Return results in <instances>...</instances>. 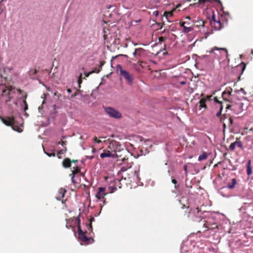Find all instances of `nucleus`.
Masks as SVG:
<instances>
[{"instance_id":"obj_44","label":"nucleus","mask_w":253,"mask_h":253,"mask_svg":"<svg viewBox=\"0 0 253 253\" xmlns=\"http://www.w3.org/2000/svg\"><path fill=\"white\" fill-rule=\"evenodd\" d=\"M186 23L185 22H180L179 25L180 27H183V29L184 28V27H185V24Z\"/></svg>"},{"instance_id":"obj_10","label":"nucleus","mask_w":253,"mask_h":253,"mask_svg":"<svg viewBox=\"0 0 253 253\" xmlns=\"http://www.w3.org/2000/svg\"><path fill=\"white\" fill-rule=\"evenodd\" d=\"M2 122L7 126H11L15 123V119L13 117H0Z\"/></svg>"},{"instance_id":"obj_46","label":"nucleus","mask_w":253,"mask_h":253,"mask_svg":"<svg viewBox=\"0 0 253 253\" xmlns=\"http://www.w3.org/2000/svg\"><path fill=\"white\" fill-rule=\"evenodd\" d=\"M92 74V72L85 73L84 75L85 77H88L90 75Z\"/></svg>"},{"instance_id":"obj_63","label":"nucleus","mask_w":253,"mask_h":253,"mask_svg":"<svg viewBox=\"0 0 253 253\" xmlns=\"http://www.w3.org/2000/svg\"><path fill=\"white\" fill-rule=\"evenodd\" d=\"M25 115L26 116H28V115L26 113H25Z\"/></svg>"},{"instance_id":"obj_64","label":"nucleus","mask_w":253,"mask_h":253,"mask_svg":"<svg viewBox=\"0 0 253 253\" xmlns=\"http://www.w3.org/2000/svg\"><path fill=\"white\" fill-rule=\"evenodd\" d=\"M122 56H126V55H121Z\"/></svg>"},{"instance_id":"obj_28","label":"nucleus","mask_w":253,"mask_h":253,"mask_svg":"<svg viewBox=\"0 0 253 253\" xmlns=\"http://www.w3.org/2000/svg\"><path fill=\"white\" fill-rule=\"evenodd\" d=\"M94 220V218L93 217H91L89 220V223L87 225V228L89 230H90L91 231H92V226L91 224V222Z\"/></svg>"},{"instance_id":"obj_18","label":"nucleus","mask_w":253,"mask_h":253,"mask_svg":"<svg viewBox=\"0 0 253 253\" xmlns=\"http://www.w3.org/2000/svg\"><path fill=\"white\" fill-rule=\"evenodd\" d=\"M247 173L248 175H250L252 173L251 160H249L247 164Z\"/></svg>"},{"instance_id":"obj_35","label":"nucleus","mask_w":253,"mask_h":253,"mask_svg":"<svg viewBox=\"0 0 253 253\" xmlns=\"http://www.w3.org/2000/svg\"><path fill=\"white\" fill-rule=\"evenodd\" d=\"M171 182L172 183H173L174 184V188L175 189H177L178 185H176L177 182L176 180L175 179H172Z\"/></svg>"},{"instance_id":"obj_40","label":"nucleus","mask_w":253,"mask_h":253,"mask_svg":"<svg viewBox=\"0 0 253 253\" xmlns=\"http://www.w3.org/2000/svg\"><path fill=\"white\" fill-rule=\"evenodd\" d=\"M166 40V38L164 37H160L159 38V41L160 42H163Z\"/></svg>"},{"instance_id":"obj_52","label":"nucleus","mask_w":253,"mask_h":253,"mask_svg":"<svg viewBox=\"0 0 253 253\" xmlns=\"http://www.w3.org/2000/svg\"><path fill=\"white\" fill-rule=\"evenodd\" d=\"M134 174L136 175V176L137 177V178L138 179H139V176H138V172H137L135 171V172H134Z\"/></svg>"},{"instance_id":"obj_53","label":"nucleus","mask_w":253,"mask_h":253,"mask_svg":"<svg viewBox=\"0 0 253 253\" xmlns=\"http://www.w3.org/2000/svg\"><path fill=\"white\" fill-rule=\"evenodd\" d=\"M78 162V160H72L71 161V163H76V162Z\"/></svg>"},{"instance_id":"obj_37","label":"nucleus","mask_w":253,"mask_h":253,"mask_svg":"<svg viewBox=\"0 0 253 253\" xmlns=\"http://www.w3.org/2000/svg\"><path fill=\"white\" fill-rule=\"evenodd\" d=\"M23 103L24 105V111H26L28 109V104H27L26 100L23 101Z\"/></svg>"},{"instance_id":"obj_61","label":"nucleus","mask_w":253,"mask_h":253,"mask_svg":"<svg viewBox=\"0 0 253 253\" xmlns=\"http://www.w3.org/2000/svg\"><path fill=\"white\" fill-rule=\"evenodd\" d=\"M207 57V55H204V56H203V58H205V57Z\"/></svg>"},{"instance_id":"obj_22","label":"nucleus","mask_w":253,"mask_h":253,"mask_svg":"<svg viewBox=\"0 0 253 253\" xmlns=\"http://www.w3.org/2000/svg\"><path fill=\"white\" fill-rule=\"evenodd\" d=\"M237 183V181L235 178L232 179V182L228 183L227 184V187L229 189H233L234 188L235 185Z\"/></svg>"},{"instance_id":"obj_5","label":"nucleus","mask_w":253,"mask_h":253,"mask_svg":"<svg viewBox=\"0 0 253 253\" xmlns=\"http://www.w3.org/2000/svg\"><path fill=\"white\" fill-rule=\"evenodd\" d=\"M246 64L244 62H241L238 65L232 68V72L233 74L238 76V81L240 80V77L246 69Z\"/></svg>"},{"instance_id":"obj_13","label":"nucleus","mask_w":253,"mask_h":253,"mask_svg":"<svg viewBox=\"0 0 253 253\" xmlns=\"http://www.w3.org/2000/svg\"><path fill=\"white\" fill-rule=\"evenodd\" d=\"M145 54V50L142 48H136L133 53V55L135 58H139Z\"/></svg>"},{"instance_id":"obj_2","label":"nucleus","mask_w":253,"mask_h":253,"mask_svg":"<svg viewBox=\"0 0 253 253\" xmlns=\"http://www.w3.org/2000/svg\"><path fill=\"white\" fill-rule=\"evenodd\" d=\"M214 50L218 51L220 54L219 56L217 57L219 60H222L223 61H224L227 60V62H229L228 51L226 48L214 46L211 50L209 51V52L211 53H213Z\"/></svg>"},{"instance_id":"obj_59","label":"nucleus","mask_w":253,"mask_h":253,"mask_svg":"<svg viewBox=\"0 0 253 253\" xmlns=\"http://www.w3.org/2000/svg\"><path fill=\"white\" fill-rule=\"evenodd\" d=\"M95 148H93V149H92V152H94L95 151Z\"/></svg>"},{"instance_id":"obj_23","label":"nucleus","mask_w":253,"mask_h":253,"mask_svg":"<svg viewBox=\"0 0 253 253\" xmlns=\"http://www.w3.org/2000/svg\"><path fill=\"white\" fill-rule=\"evenodd\" d=\"M206 99H205V98H202L200 101H199V104H200V108H206L207 107V106H206Z\"/></svg>"},{"instance_id":"obj_25","label":"nucleus","mask_w":253,"mask_h":253,"mask_svg":"<svg viewBox=\"0 0 253 253\" xmlns=\"http://www.w3.org/2000/svg\"><path fill=\"white\" fill-rule=\"evenodd\" d=\"M193 30V28L192 27H184V28L183 29V32L185 33H187L190 32H191Z\"/></svg>"},{"instance_id":"obj_34","label":"nucleus","mask_w":253,"mask_h":253,"mask_svg":"<svg viewBox=\"0 0 253 253\" xmlns=\"http://www.w3.org/2000/svg\"><path fill=\"white\" fill-rule=\"evenodd\" d=\"M235 142V144H236V145L238 147H239V148H242L243 146H242V143L241 141H238L237 140H236Z\"/></svg>"},{"instance_id":"obj_54","label":"nucleus","mask_w":253,"mask_h":253,"mask_svg":"<svg viewBox=\"0 0 253 253\" xmlns=\"http://www.w3.org/2000/svg\"><path fill=\"white\" fill-rule=\"evenodd\" d=\"M76 95H77V93L76 92L74 94L72 95L71 97V98L75 97Z\"/></svg>"},{"instance_id":"obj_8","label":"nucleus","mask_w":253,"mask_h":253,"mask_svg":"<svg viewBox=\"0 0 253 253\" xmlns=\"http://www.w3.org/2000/svg\"><path fill=\"white\" fill-rule=\"evenodd\" d=\"M106 113L108 114L111 117L115 119H120L122 118V114L119 111L116 110L111 107H106L105 109Z\"/></svg>"},{"instance_id":"obj_6","label":"nucleus","mask_w":253,"mask_h":253,"mask_svg":"<svg viewBox=\"0 0 253 253\" xmlns=\"http://www.w3.org/2000/svg\"><path fill=\"white\" fill-rule=\"evenodd\" d=\"M15 93L14 88L11 86H8L6 88H4L2 91L1 95L2 96H6L8 98L5 100L6 103L10 102L13 98L12 95Z\"/></svg>"},{"instance_id":"obj_56","label":"nucleus","mask_w":253,"mask_h":253,"mask_svg":"<svg viewBox=\"0 0 253 253\" xmlns=\"http://www.w3.org/2000/svg\"><path fill=\"white\" fill-rule=\"evenodd\" d=\"M67 91L68 93H71L72 92V90L70 88H68Z\"/></svg>"},{"instance_id":"obj_26","label":"nucleus","mask_w":253,"mask_h":253,"mask_svg":"<svg viewBox=\"0 0 253 253\" xmlns=\"http://www.w3.org/2000/svg\"><path fill=\"white\" fill-rule=\"evenodd\" d=\"M0 77L1 78H3L4 79H6L7 78V77L5 75V69L4 68H2V71H1V69L0 68Z\"/></svg>"},{"instance_id":"obj_21","label":"nucleus","mask_w":253,"mask_h":253,"mask_svg":"<svg viewBox=\"0 0 253 253\" xmlns=\"http://www.w3.org/2000/svg\"><path fill=\"white\" fill-rule=\"evenodd\" d=\"M11 127L14 130H15L18 132H21L23 131V129L16 124L15 121L14 124H13L11 126Z\"/></svg>"},{"instance_id":"obj_47","label":"nucleus","mask_w":253,"mask_h":253,"mask_svg":"<svg viewBox=\"0 0 253 253\" xmlns=\"http://www.w3.org/2000/svg\"><path fill=\"white\" fill-rule=\"evenodd\" d=\"M214 100H215V101L216 102H218V103H219L220 104V105H222V102H220L219 101H218V99H217V98L216 97H215V98H214Z\"/></svg>"},{"instance_id":"obj_60","label":"nucleus","mask_w":253,"mask_h":253,"mask_svg":"<svg viewBox=\"0 0 253 253\" xmlns=\"http://www.w3.org/2000/svg\"><path fill=\"white\" fill-rule=\"evenodd\" d=\"M122 161H125V158H122Z\"/></svg>"},{"instance_id":"obj_48","label":"nucleus","mask_w":253,"mask_h":253,"mask_svg":"<svg viewBox=\"0 0 253 253\" xmlns=\"http://www.w3.org/2000/svg\"><path fill=\"white\" fill-rule=\"evenodd\" d=\"M166 14H169L170 16H172V11H171V12H168V13H167V12H165V15Z\"/></svg>"},{"instance_id":"obj_3","label":"nucleus","mask_w":253,"mask_h":253,"mask_svg":"<svg viewBox=\"0 0 253 253\" xmlns=\"http://www.w3.org/2000/svg\"><path fill=\"white\" fill-rule=\"evenodd\" d=\"M202 228L205 229L203 232H205L208 230H212L215 229H218V226L216 223L214 221H211L210 218H208L206 220H202Z\"/></svg>"},{"instance_id":"obj_16","label":"nucleus","mask_w":253,"mask_h":253,"mask_svg":"<svg viewBox=\"0 0 253 253\" xmlns=\"http://www.w3.org/2000/svg\"><path fill=\"white\" fill-rule=\"evenodd\" d=\"M71 161L69 158H65L62 162V165L65 168H68L71 167Z\"/></svg>"},{"instance_id":"obj_4","label":"nucleus","mask_w":253,"mask_h":253,"mask_svg":"<svg viewBox=\"0 0 253 253\" xmlns=\"http://www.w3.org/2000/svg\"><path fill=\"white\" fill-rule=\"evenodd\" d=\"M117 71L118 72H120V75L124 77L126 82H127L130 85H131L133 82V78L132 75L125 70H123L121 65H118L117 66Z\"/></svg>"},{"instance_id":"obj_50","label":"nucleus","mask_w":253,"mask_h":253,"mask_svg":"<svg viewBox=\"0 0 253 253\" xmlns=\"http://www.w3.org/2000/svg\"><path fill=\"white\" fill-rule=\"evenodd\" d=\"M231 107V105H230V104H227L226 105V109H229L230 108V107Z\"/></svg>"},{"instance_id":"obj_19","label":"nucleus","mask_w":253,"mask_h":253,"mask_svg":"<svg viewBox=\"0 0 253 253\" xmlns=\"http://www.w3.org/2000/svg\"><path fill=\"white\" fill-rule=\"evenodd\" d=\"M38 72V71L36 69H31L29 72V76L32 79H35L36 78L35 76Z\"/></svg>"},{"instance_id":"obj_41","label":"nucleus","mask_w":253,"mask_h":253,"mask_svg":"<svg viewBox=\"0 0 253 253\" xmlns=\"http://www.w3.org/2000/svg\"><path fill=\"white\" fill-rule=\"evenodd\" d=\"M90 72H92V74L93 73H99L100 72V70L98 69L95 68L94 70L90 71Z\"/></svg>"},{"instance_id":"obj_7","label":"nucleus","mask_w":253,"mask_h":253,"mask_svg":"<svg viewBox=\"0 0 253 253\" xmlns=\"http://www.w3.org/2000/svg\"><path fill=\"white\" fill-rule=\"evenodd\" d=\"M210 24L211 27L216 30H219L223 27V25L221 23L219 18H216L214 14H213L211 16Z\"/></svg>"},{"instance_id":"obj_11","label":"nucleus","mask_w":253,"mask_h":253,"mask_svg":"<svg viewBox=\"0 0 253 253\" xmlns=\"http://www.w3.org/2000/svg\"><path fill=\"white\" fill-rule=\"evenodd\" d=\"M85 233H84L82 235L79 236V239L83 242L86 245H88L94 242L93 238L91 237H87L85 236Z\"/></svg>"},{"instance_id":"obj_51","label":"nucleus","mask_w":253,"mask_h":253,"mask_svg":"<svg viewBox=\"0 0 253 253\" xmlns=\"http://www.w3.org/2000/svg\"><path fill=\"white\" fill-rule=\"evenodd\" d=\"M229 122H230V125H232V124H233V120H232V119L231 118H230L229 119Z\"/></svg>"},{"instance_id":"obj_55","label":"nucleus","mask_w":253,"mask_h":253,"mask_svg":"<svg viewBox=\"0 0 253 253\" xmlns=\"http://www.w3.org/2000/svg\"><path fill=\"white\" fill-rule=\"evenodd\" d=\"M184 169L185 171V172H187V166L186 165L184 166Z\"/></svg>"},{"instance_id":"obj_1","label":"nucleus","mask_w":253,"mask_h":253,"mask_svg":"<svg viewBox=\"0 0 253 253\" xmlns=\"http://www.w3.org/2000/svg\"><path fill=\"white\" fill-rule=\"evenodd\" d=\"M180 204L182 205L181 208H186L187 211H185L187 213L184 214L187 217L189 218L192 221L197 222L202 221L203 217L202 215L205 212L202 211L198 208H192L189 210V204L187 200L184 197L182 198L179 201Z\"/></svg>"},{"instance_id":"obj_33","label":"nucleus","mask_w":253,"mask_h":253,"mask_svg":"<svg viewBox=\"0 0 253 253\" xmlns=\"http://www.w3.org/2000/svg\"><path fill=\"white\" fill-rule=\"evenodd\" d=\"M223 105H221L220 106V110L219 111H218V112H217L216 114V116L217 117H219L221 116V112H222V109H223Z\"/></svg>"},{"instance_id":"obj_24","label":"nucleus","mask_w":253,"mask_h":253,"mask_svg":"<svg viewBox=\"0 0 253 253\" xmlns=\"http://www.w3.org/2000/svg\"><path fill=\"white\" fill-rule=\"evenodd\" d=\"M208 157V155L206 152H204L201 155L199 156L198 160L199 161H202L203 160H206Z\"/></svg>"},{"instance_id":"obj_14","label":"nucleus","mask_w":253,"mask_h":253,"mask_svg":"<svg viewBox=\"0 0 253 253\" xmlns=\"http://www.w3.org/2000/svg\"><path fill=\"white\" fill-rule=\"evenodd\" d=\"M73 169L72 170V172L70 174V176L71 177V180L72 183L75 184L76 182L75 180V176L76 174L79 173L80 172L81 169L79 167H76V168H73Z\"/></svg>"},{"instance_id":"obj_17","label":"nucleus","mask_w":253,"mask_h":253,"mask_svg":"<svg viewBox=\"0 0 253 253\" xmlns=\"http://www.w3.org/2000/svg\"><path fill=\"white\" fill-rule=\"evenodd\" d=\"M232 91V89L231 88H226V90L222 93V96L225 100L229 101V100L228 99H226L225 95L227 94L229 95H231Z\"/></svg>"},{"instance_id":"obj_32","label":"nucleus","mask_w":253,"mask_h":253,"mask_svg":"<svg viewBox=\"0 0 253 253\" xmlns=\"http://www.w3.org/2000/svg\"><path fill=\"white\" fill-rule=\"evenodd\" d=\"M109 189L110 190V193H112L114 192L117 190V188L114 185V186L109 187Z\"/></svg>"},{"instance_id":"obj_62","label":"nucleus","mask_w":253,"mask_h":253,"mask_svg":"<svg viewBox=\"0 0 253 253\" xmlns=\"http://www.w3.org/2000/svg\"><path fill=\"white\" fill-rule=\"evenodd\" d=\"M207 99H209V98H210V97H209V96H207Z\"/></svg>"},{"instance_id":"obj_38","label":"nucleus","mask_w":253,"mask_h":253,"mask_svg":"<svg viewBox=\"0 0 253 253\" xmlns=\"http://www.w3.org/2000/svg\"><path fill=\"white\" fill-rule=\"evenodd\" d=\"M44 152L49 157H52V156L55 157V153H47V152Z\"/></svg>"},{"instance_id":"obj_27","label":"nucleus","mask_w":253,"mask_h":253,"mask_svg":"<svg viewBox=\"0 0 253 253\" xmlns=\"http://www.w3.org/2000/svg\"><path fill=\"white\" fill-rule=\"evenodd\" d=\"M123 179H122V180ZM121 180L117 179L115 180V186L117 187H118L119 188L122 187V184L121 183Z\"/></svg>"},{"instance_id":"obj_20","label":"nucleus","mask_w":253,"mask_h":253,"mask_svg":"<svg viewBox=\"0 0 253 253\" xmlns=\"http://www.w3.org/2000/svg\"><path fill=\"white\" fill-rule=\"evenodd\" d=\"M205 21L203 20H199L196 21L194 23V26L197 27H204L205 25Z\"/></svg>"},{"instance_id":"obj_58","label":"nucleus","mask_w":253,"mask_h":253,"mask_svg":"<svg viewBox=\"0 0 253 253\" xmlns=\"http://www.w3.org/2000/svg\"><path fill=\"white\" fill-rule=\"evenodd\" d=\"M181 84H185V82H181Z\"/></svg>"},{"instance_id":"obj_12","label":"nucleus","mask_w":253,"mask_h":253,"mask_svg":"<svg viewBox=\"0 0 253 253\" xmlns=\"http://www.w3.org/2000/svg\"><path fill=\"white\" fill-rule=\"evenodd\" d=\"M115 153L112 154L109 151L103 150V153L100 154V157L102 159H104L106 157H113L114 158L115 157H118V155L117 153L116 150L114 149Z\"/></svg>"},{"instance_id":"obj_9","label":"nucleus","mask_w":253,"mask_h":253,"mask_svg":"<svg viewBox=\"0 0 253 253\" xmlns=\"http://www.w3.org/2000/svg\"><path fill=\"white\" fill-rule=\"evenodd\" d=\"M105 188L104 187H99L98 188V191L95 194V197L98 199L100 200L103 202L104 203H105V199H104V197L108 194V193H106Z\"/></svg>"},{"instance_id":"obj_30","label":"nucleus","mask_w":253,"mask_h":253,"mask_svg":"<svg viewBox=\"0 0 253 253\" xmlns=\"http://www.w3.org/2000/svg\"><path fill=\"white\" fill-rule=\"evenodd\" d=\"M78 234H79V236L82 235L84 233H86V231L85 232H84L82 229H81V227L80 226V224L78 225Z\"/></svg>"},{"instance_id":"obj_57","label":"nucleus","mask_w":253,"mask_h":253,"mask_svg":"<svg viewBox=\"0 0 253 253\" xmlns=\"http://www.w3.org/2000/svg\"><path fill=\"white\" fill-rule=\"evenodd\" d=\"M185 18H186V19H188V20H190V16H186V17H185Z\"/></svg>"},{"instance_id":"obj_49","label":"nucleus","mask_w":253,"mask_h":253,"mask_svg":"<svg viewBox=\"0 0 253 253\" xmlns=\"http://www.w3.org/2000/svg\"><path fill=\"white\" fill-rule=\"evenodd\" d=\"M153 13L156 15V16H158V14H159V11H157V10H156L155 11H154Z\"/></svg>"},{"instance_id":"obj_29","label":"nucleus","mask_w":253,"mask_h":253,"mask_svg":"<svg viewBox=\"0 0 253 253\" xmlns=\"http://www.w3.org/2000/svg\"><path fill=\"white\" fill-rule=\"evenodd\" d=\"M212 1L220 2L219 0H198V2L200 4L205 3L206 2H211Z\"/></svg>"},{"instance_id":"obj_36","label":"nucleus","mask_w":253,"mask_h":253,"mask_svg":"<svg viewBox=\"0 0 253 253\" xmlns=\"http://www.w3.org/2000/svg\"><path fill=\"white\" fill-rule=\"evenodd\" d=\"M67 151V148L65 147V149L60 150L58 152V154H63L65 152H66Z\"/></svg>"},{"instance_id":"obj_39","label":"nucleus","mask_w":253,"mask_h":253,"mask_svg":"<svg viewBox=\"0 0 253 253\" xmlns=\"http://www.w3.org/2000/svg\"><path fill=\"white\" fill-rule=\"evenodd\" d=\"M82 83V74H81L80 75V77L78 80V84L80 86V84Z\"/></svg>"},{"instance_id":"obj_42","label":"nucleus","mask_w":253,"mask_h":253,"mask_svg":"<svg viewBox=\"0 0 253 253\" xmlns=\"http://www.w3.org/2000/svg\"><path fill=\"white\" fill-rule=\"evenodd\" d=\"M66 141L60 140L58 142V144H61L62 146H64L66 144Z\"/></svg>"},{"instance_id":"obj_15","label":"nucleus","mask_w":253,"mask_h":253,"mask_svg":"<svg viewBox=\"0 0 253 253\" xmlns=\"http://www.w3.org/2000/svg\"><path fill=\"white\" fill-rule=\"evenodd\" d=\"M66 193V190L65 188H61L58 191V195L57 199L58 200H61L64 197L65 194Z\"/></svg>"},{"instance_id":"obj_45","label":"nucleus","mask_w":253,"mask_h":253,"mask_svg":"<svg viewBox=\"0 0 253 253\" xmlns=\"http://www.w3.org/2000/svg\"><path fill=\"white\" fill-rule=\"evenodd\" d=\"M239 91L242 92H243V93H244V94H246V92H245V90H244L243 88H240V90H236V91H235V92H236L237 93V92H239Z\"/></svg>"},{"instance_id":"obj_31","label":"nucleus","mask_w":253,"mask_h":253,"mask_svg":"<svg viewBox=\"0 0 253 253\" xmlns=\"http://www.w3.org/2000/svg\"><path fill=\"white\" fill-rule=\"evenodd\" d=\"M236 146V145L235 144V142H234L231 143V144L230 145L229 149L230 150L233 151L235 149V148Z\"/></svg>"},{"instance_id":"obj_43","label":"nucleus","mask_w":253,"mask_h":253,"mask_svg":"<svg viewBox=\"0 0 253 253\" xmlns=\"http://www.w3.org/2000/svg\"><path fill=\"white\" fill-rule=\"evenodd\" d=\"M94 141L95 142L97 143H99L100 142H101V141L99 139H98L96 137H95L94 138Z\"/></svg>"}]
</instances>
